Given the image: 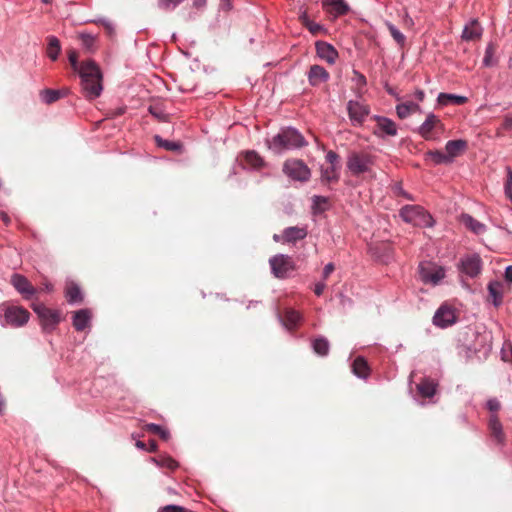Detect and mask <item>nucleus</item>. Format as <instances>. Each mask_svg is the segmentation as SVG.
<instances>
[{"mask_svg":"<svg viewBox=\"0 0 512 512\" xmlns=\"http://www.w3.org/2000/svg\"><path fill=\"white\" fill-rule=\"evenodd\" d=\"M82 91L86 98L95 99L102 92V74L93 61L83 62L79 69Z\"/></svg>","mask_w":512,"mask_h":512,"instance_id":"nucleus-1","label":"nucleus"},{"mask_svg":"<svg viewBox=\"0 0 512 512\" xmlns=\"http://www.w3.org/2000/svg\"><path fill=\"white\" fill-rule=\"evenodd\" d=\"M307 145L303 135L295 128L287 127L280 130L269 142V148L276 153L286 149L301 148Z\"/></svg>","mask_w":512,"mask_h":512,"instance_id":"nucleus-2","label":"nucleus"},{"mask_svg":"<svg viewBox=\"0 0 512 512\" xmlns=\"http://www.w3.org/2000/svg\"><path fill=\"white\" fill-rule=\"evenodd\" d=\"M376 156L368 151H351L347 156L346 166L353 176L368 174L374 177L373 166Z\"/></svg>","mask_w":512,"mask_h":512,"instance_id":"nucleus-3","label":"nucleus"},{"mask_svg":"<svg viewBox=\"0 0 512 512\" xmlns=\"http://www.w3.org/2000/svg\"><path fill=\"white\" fill-rule=\"evenodd\" d=\"M399 215L406 223L414 226L431 227L434 223L432 216L419 205H405Z\"/></svg>","mask_w":512,"mask_h":512,"instance_id":"nucleus-4","label":"nucleus"},{"mask_svg":"<svg viewBox=\"0 0 512 512\" xmlns=\"http://www.w3.org/2000/svg\"><path fill=\"white\" fill-rule=\"evenodd\" d=\"M444 130L445 126L440 118L433 113H429L417 132L424 140L438 141Z\"/></svg>","mask_w":512,"mask_h":512,"instance_id":"nucleus-5","label":"nucleus"},{"mask_svg":"<svg viewBox=\"0 0 512 512\" xmlns=\"http://www.w3.org/2000/svg\"><path fill=\"white\" fill-rule=\"evenodd\" d=\"M283 171L293 180L306 182L310 179L311 171L309 167L299 159L286 160L283 165Z\"/></svg>","mask_w":512,"mask_h":512,"instance_id":"nucleus-6","label":"nucleus"},{"mask_svg":"<svg viewBox=\"0 0 512 512\" xmlns=\"http://www.w3.org/2000/svg\"><path fill=\"white\" fill-rule=\"evenodd\" d=\"M32 308L38 315L44 330L51 331L60 322V314L58 311L52 310L41 303L33 304Z\"/></svg>","mask_w":512,"mask_h":512,"instance_id":"nucleus-7","label":"nucleus"},{"mask_svg":"<svg viewBox=\"0 0 512 512\" xmlns=\"http://www.w3.org/2000/svg\"><path fill=\"white\" fill-rule=\"evenodd\" d=\"M270 265L274 275L278 278H285L290 271L295 269L291 257L282 254L272 257Z\"/></svg>","mask_w":512,"mask_h":512,"instance_id":"nucleus-8","label":"nucleus"},{"mask_svg":"<svg viewBox=\"0 0 512 512\" xmlns=\"http://www.w3.org/2000/svg\"><path fill=\"white\" fill-rule=\"evenodd\" d=\"M347 111L353 125H362L370 113V108L362 102L350 100L347 103Z\"/></svg>","mask_w":512,"mask_h":512,"instance_id":"nucleus-9","label":"nucleus"},{"mask_svg":"<svg viewBox=\"0 0 512 512\" xmlns=\"http://www.w3.org/2000/svg\"><path fill=\"white\" fill-rule=\"evenodd\" d=\"M29 316L30 314L25 308L18 306L8 307L4 314L6 324L15 327H20L27 323Z\"/></svg>","mask_w":512,"mask_h":512,"instance_id":"nucleus-10","label":"nucleus"},{"mask_svg":"<svg viewBox=\"0 0 512 512\" xmlns=\"http://www.w3.org/2000/svg\"><path fill=\"white\" fill-rule=\"evenodd\" d=\"M488 430L492 441L496 445L503 446L506 441V435L503 431V426L496 414H491L488 419Z\"/></svg>","mask_w":512,"mask_h":512,"instance_id":"nucleus-11","label":"nucleus"},{"mask_svg":"<svg viewBox=\"0 0 512 512\" xmlns=\"http://www.w3.org/2000/svg\"><path fill=\"white\" fill-rule=\"evenodd\" d=\"M11 284L26 299H30L37 292V289L33 287L30 281L25 276L20 274L12 275Z\"/></svg>","mask_w":512,"mask_h":512,"instance_id":"nucleus-12","label":"nucleus"},{"mask_svg":"<svg viewBox=\"0 0 512 512\" xmlns=\"http://www.w3.org/2000/svg\"><path fill=\"white\" fill-rule=\"evenodd\" d=\"M373 120L376 122V130L374 133L378 136H396L397 135V125L396 123L383 116H374Z\"/></svg>","mask_w":512,"mask_h":512,"instance_id":"nucleus-13","label":"nucleus"},{"mask_svg":"<svg viewBox=\"0 0 512 512\" xmlns=\"http://www.w3.org/2000/svg\"><path fill=\"white\" fill-rule=\"evenodd\" d=\"M456 322V315L453 309L441 306L433 317V323L441 328H446Z\"/></svg>","mask_w":512,"mask_h":512,"instance_id":"nucleus-14","label":"nucleus"},{"mask_svg":"<svg viewBox=\"0 0 512 512\" xmlns=\"http://www.w3.org/2000/svg\"><path fill=\"white\" fill-rule=\"evenodd\" d=\"M316 53L318 57L326 61L328 64H334L338 58V52L331 44L324 41L315 43Z\"/></svg>","mask_w":512,"mask_h":512,"instance_id":"nucleus-15","label":"nucleus"},{"mask_svg":"<svg viewBox=\"0 0 512 512\" xmlns=\"http://www.w3.org/2000/svg\"><path fill=\"white\" fill-rule=\"evenodd\" d=\"M461 270L470 277H476L481 271V258L476 254L463 258Z\"/></svg>","mask_w":512,"mask_h":512,"instance_id":"nucleus-16","label":"nucleus"},{"mask_svg":"<svg viewBox=\"0 0 512 512\" xmlns=\"http://www.w3.org/2000/svg\"><path fill=\"white\" fill-rule=\"evenodd\" d=\"M279 318L290 331L295 330L302 321V315L293 308H285L283 314L279 315Z\"/></svg>","mask_w":512,"mask_h":512,"instance_id":"nucleus-17","label":"nucleus"},{"mask_svg":"<svg viewBox=\"0 0 512 512\" xmlns=\"http://www.w3.org/2000/svg\"><path fill=\"white\" fill-rule=\"evenodd\" d=\"M308 81L311 86H318L328 81V71L320 65H312L308 71Z\"/></svg>","mask_w":512,"mask_h":512,"instance_id":"nucleus-18","label":"nucleus"},{"mask_svg":"<svg viewBox=\"0 0 512 512\" xmlns=\"http://www.w3.org/2000/svg\"><path fill=\"white\" fill-rule=\"evenodd\" d=\"M483 28L477 19H472L465 25L462 32V39L464 41H477L481 38Z\"/></svg>","mask_w":512,"mask_h":512,"instance_id":"nucleus-19","label":"nucleus"},{"mask_svg":"<svg viewBox=\"0 0 512 512\" xmlns=\"http://www.w3.org/2000/svg\"><path fill=\"white\" fill-rule=\"evenodd\" d=\"M468 148V142L463 139L450 140L445 145L446 155L450 157V163L454 158L462 155Z\"/></svg>","mask_w":512,"mask_h":512,"instance_id":"nucleus-20","label":"nucleus"},{"mask_svg":"<svg viewBox=\"0 0 512 512\" xmlns=\"http://www.w3.org/2000/svg\"><path fill=\"white\" fill-rule=\"evenodd\" d=\"M420 276L422 281H424L425 283L437 284L441 279L444 278L445 273L441 267L430 268L421 266Z\"/></svg>","mask_w":512,"mask_h":512,"instance_id":"nucleus-21","label":"nucleus"},{"mask_svg":"<svg viewBox=\"0 0 512 512\" xmlns=\"http://www.w3.org/2000/svg\"><path fill=\"white\" fill-rule=\"evenodd\" d=\"M307 236V230L303 227H288L282 233L283 243H295Z\"/></svg>","mask_w":512,"mask_h":512,"instance_id":"nucleus-22","label":"nucleus"},{"mask_svg":"<svg viewBox=\"0 0 512 512\" xmlns=\"http://www.w3.org/2000/svg\"><path fill=\"white\" fill-rule=\"evenodd\" d=\"M91 313L88 309H81L74 313L73 326L77 331H83L90 322Z\"/></svg>","mask_w":512,"mask_h":512,"instance_id":"nucleus-23","label":"nucleus"},{"mask_svg":"<svg viewBox=\"0 0 512 512\" xmlns=\"http://www.w3.org/2000/svg\"><path fill=\"white\" fill-rule=\"evenodd\" d=\"M460 221L466 228L475 234H482L486 231V226L478 220L474 219L469 214H462Z\"/></svg>","mask_w":512,"mask_h":512,"instance_id":"nucleus-24","label":"nucleus"},{"mask_svg":"<svg viewBox=\"0 0 512 512\" xmlns=\"http://www.w3.org/2000/svg\"><path fill=\"white\" fill-rule=\"evenodd\" d=\"M323 6L335 15H345L349 11V6L344 0H327L323 2Z\"/></svg>","mask_w":512,"mask_h":512,"instance_id":"nucleus-25","label":"nucleus"},{"mask_svg":"<svg viewBox=\"0 0 512 512\" xmlns=\"http://www.w3.org/2000/svg\"><path fill=\"white\" fill-rule=\"evenodd\" d=\"M420 106L417 103L412 101H407L405 103L398 104L396 106V113L400 119H405L409 117L411 114L419 112Z\"/></svg>","mask_w":512,"mask_h":512,"instance_id":"nucleus-26","label":"nucleus"},{"mask_svg":"<svg viewBox=\"0 0 512 512\" xmlns=\"http://www.w3.org/2000/svg\"><path fill=\"white\" fill-rule=\"evenodd\" d=\"M438 103L440 105H448V104H455V105H463L467 102V97L465 96H459L455 94H448V93H440L438 95Z\"/></svg>","mask_w":512,"mask_h":512,"instance_id":"nucleus-27","label":"nucleus"},{"mask_svg":"<svg viewBox=\"0 0 512 512\" xmlns=\"http://www.w3.org/2000/svg\"><path fill=\"white\" fill-rule=\"evenodd\" d=\"M417 390L422 397L431 398L436 392V384L433 380L425 378L417 385Z\"/></svg>","mask_w":512,"mask_h":512,"instance_id":"nucleus-28","label":"nucleus"},{"mask_svg":"<svg viewBox=\"0 0 512 512\" xmlns=\"http://www.w3.org/2000/svg\"><path fill=\"white\" fill-rule=\"evenodd\" d=\"M352 370L360 378H366L370 373L367 361L363 357H357L352 364Z\"/></svg>","mask_w":512,"mask_h":512,"instance_id":"nucleus-29","label":"nucleus"},{"mask_svg":"<svg viewBox=\"0 0 512 512\" xmlns=\"http://www.w3.org/2000/svg\"><path fill=\"white\" fill-rule=\"evenodd\" d=\"M340 166H331L321 168V179L325 183L337 182L339 180Z\"/></svg>","mask_w":512,"mask_h":512,"instance_id":"nucleus-30","label":"nucleus"},{"mask_svg":"<svg viewBox=\"0 0 512 512\" xmlns=\"http://www.w3.org/2000/svg\"><path fill=\"white\" fill-rule=\"evenodd\" d=\"M245 164L254 169H260L264 166L263 158L255 151H246L244 153Z\"/></svg>","mask_w":512,"mask_h":512,"instance_id":"nucleus-31","label":"nucleus"},{"mask_svg":"<svg viewBox=\"0 0 512 512\" xmlns=\"http://www.w3.org/2000/svg\"><path fill=\"white\" fill-rule=\"evenodd\" d=\"M151 461L154 462L157 466L167 468L171 471H174L178 467L177 461H175L172 457L167 455L153 457L151 458Z\"/></svg>","mask_w":512,"mask_h":512,"instance_id":"nucleus-32","label":"nucleus"},{"mask_svg":"<svg viewBox=\"0 0 512 512\" xmlns=\"http://www.w3.org/2000/svg\"><path fill=\"white\" fill-rule=\"evenodd\" d=\"M61 52L60 41L55 36L48 37L47 55L52 60H57Z\"/></svg>","mask_w":512,"mask_h":512,"instance_id":"nucleus-33","label":"nucleus"},{"mask_svg":"<svg viewBox=\"0 0 512 512\" xmlns=\"http://www.w3.org/2000/svg\"><path fill=\"white\" fill-rule=\"evenodd\" d=\"M66 298L68 302H81L82 301V294L80 291V288L75 283H69L66 286Z\"/></svg>","mask_w":512,"mask_h":512,"instance_id":"nucleus-34","label":"nucleus"},{"mask_svg":"<svg viewBox=\"0 0 512 512\" xmlns=\"http://www.w3.org/2000/svg\"><path fill=\"white\" fill-rule=\"evenodd\" d=\"M313 350L320 356H326L329 353V342L324 337H317L313 341Z\"/></svg>","mask_w":512,"mask_h":512,"instance_id":"nucleus-35","label":"nucleus"},{"mask_svg":"<svg viewBox=\"0 0 512 512\" xmlns=\"http://www.w3.org/2000/svg\"><path fill=\"white\" fill-rule=\"evenodd\" d=\"M496 53V45L493 43H489L485 50V55L483 58V65L485 67H493L497 64V59L495 57Z\"/></svg>","mask_w":512,"mask_h":512,"instance_id":"nucleus-36","label":"nucleus"},{"mask_svg":"<svg viewBox=\"0 0 512 512\" xmlns=\"http://www.w3.org/2000/svg\"><path fill=\"white\" fill-rule=\"evenodd\" d=\"M41 99L46 104H52L61 98L59 90L45 89L40 93Z\"/></svg>","mask_w":512,"mask_h":512,"instance_id":"nucleus-37","label":"nucleus"},{"mask_svg":"<svg viewBox=\"0 0 512 512\" xmlns=\"http://www.w3.org/2000/svg\"><path fill=\"white\" fill-rule=\"evenodd\" d=\"M501 284L498 282L490 283L488 285L489 295L493 298L495 306H499L502 302V293L500 291Z\"/></svg>","mask_w":512,"mask_h":512,"instance_id":"nucleus-38","label":"nucleus"},{"mask_svg":"<svg viewBox=\"0 0 512 512\" xmlns=\"http://www.w3.org/2000/svg\"><path fill=\"white\" fill-rule=\"evenodd\" d=\"M426 156L430 158L434 164H447L450 163V157L439 150H430L426 153Z\"/></svg>","mask_w":512,"mask_h":512,"instance_id":"nucleus-39","label":"nucleus"},{"mask_svg":"<svg viewBox=\"0 0 512 512\" xmlns=\"http://www.w3.org/2000/svg\"><path fill=\"white\" fill-rule=\"evenodd\" d=\"M149 113L155 117L158 121H168V115L160 104L150 105L148 108Z\"/></svg>","mask_w":512,"mask_h":512,"instance_id":"nucleus-40","label":"nucleus"},{"mask_svg":"<svg viewBox=\"0 0 512 512\" xmlns=\"http://www.w3.org/2000/svg\"><path fill=\"white\" fill-rule=\"evenodd\" d=\"M386 26L390 32V35L392 36V38L394 39V41L399 45V46H404L405 45V42H406V37L405 35L400 32L393 24L391 23H386Z\"/></svg>","mask_w":512,"mask_h":512,"instance_id":"nucleus-41","label":"nucleus"},{"mask_svg":"<svg viewBox=\"0 0 512 512\" xmlns=\"http://www.w3.org/2000/svg\"><path fill=\"white\" fill-rule=\"evenodd\" d=\"M154 139L159 147H162L168 151H178L181 148V145L179 143L164 140L158 135H156Z\"/></svg>","mask_w":512,"mask_h":512,"instance_id":"nucleus-42","label":"nucleus"},{"mask_svg":"<svg viewBox=\"0 0 512 512\" xmlns=\"http://www.w3.org/2000/svg\"><path fill=\"white\" fill-rule=\"evenodd\" d=\"M301 21L303 25L313 34L317 35L320 31L323 30V27L320 24H317L311 20H309L306 14L301 16Z\"/></svg>","mask_w":512,"mask_h":512,"instance_id":"nucleus-43","label":"nucleus"},{"mask_svg":"<svg viewBox=\"0 0 512 512\" xmlns=\"http://www.w3.org/2000/svg\"><path fill=\"white\" fill-rule=\"evenodd\" d=\"M79 39L81 40L82 45L88 51H92L93 50L94 45H95V40H96V38L93 35L88 34V33H80L79 34Z\"/></svg>","mask_w":512,"mask_h":512,"instance_id":"nucleus-44","label":"nucleus"},{"mask_svg":"<svg viewBox=\"0 0 512 512\" xmlns=\"http://www.w3.org/2000/svg\"><path fill=\"white\" fill-rule=\"evenodd\" d=\"M182 0H158V6L163 11L169 12L174 10Z\"/></svg>","mask_w":512,"mask_h":512,"instance_id":"nucleus-45","label":"nucleus"},{"mask_svg":"<svg viewBox=\"0 0 512 512\" xmlns=\"http://www.w3.org/2000/svg\"><path fill=\"white\" fill-rule=\"evenodd\" d=\"M505 195L512 200V169L506 168V181L504 185Z\"/></svg>","mask_w":512,"mask_h":512,"instance_id":"nucleus-46","label":"nucleus"},{"mask_svg":"<svg viewBox=\"0 0 512 512\" xmlns=\"http://www.w3.org/2000/svg\"><path fill=\"white\" fill-rule=\"evenodd\" d=\"M68 59H69V62L71 64L72 68L75 71L79 72V69H80L81 65L79 66V64H78V53H77V51L74 50V49H70L68 51Z\"/></svg>","mask_w":512,"mask_h":512,"instance_id":"nucleus-47","label":"nucleus"},{"mask_svg":"<svg viewBox=\"0 0 512 512\" xmlns=\"http://www.w3.org/2000/svg\"><path fill=\"white\" fill-rule=\"evenodd\" d=\"M326 161L331 166H339V155L336 152L330 150L326 154Z\"/></svg>","mask_w":512,"mask_h":512,"instance_id":"nucleus-48","label":"nucleus"},{"mask_svg":"<svg viewBox=\"0 0 512 512\" xmlns=\"http://www.w3.org/2000/svg\"><path fill=\"white\" fill-rule=\"evenodd\" d=\"M160 512H188V509L178 505H167L162 507Z\"/></svg>","mask_w":512,"mask_h":512,"instance_id":"nucleus-49","label":"nucleus"},{"mask_svg":"<svg viewBox=\"0 0 512 512\" xmlns=\"http://www.w3.org/2000/svg\"><path fill=\"white\" fill-rule=\"evenodd\" d=\"M486 406L489 409V411L496 412V411H498L500 409L501 404H500V402L497 399L492 398V399H489L487 401Z\"/></svg>","mask_w":512,"mask_h":512,"instance_id":"nucleus-50","label":"nucleus"},{"mask_svg":"<svg viewBox=\"0 0 512 512\" xmlns=\"http://www.w3.org/2000/svg\"><path fill=\"white\" fill-rule=\"evenodd\" d=\"M143 429L149 433L158 435L161 426L154 423H147L143 426Z\"/></svg>","mask_w":512,"mask_h":512,"instance_id":"nucleus-51","label":"nucleus"},{"mask_svg":"<svg viewBox=\"0 0 512 512\" xmlns=\"http://www.w3.org/2000/svg\"><path fill=\"white\" fill-rule=\"evenodd\" d=\"M327 202V198L323 196H314V204L321 210H325Z\"/></svg>","mask_w":512,"mask_h":512,"instance_id":"nucleus-52","label":"nucleus"},{"mask_svg":"<svg viewBox=\"0 0 512 512\" xmlns=\"http://www.w3.org/2000/svg\"><path fill=\"white\" fill-rule=\"evenodd\" d=\"M335 270V266L333 263H328L323 270V278L327 279L330 274Z\"/></svg>","mask_w":512,"mask_h":512,"instance_id":"nucleus-53","label":"nucleus"},{"mask_svg":"<svg viewBox=\"0 0 512 512\" xmlns=\"http://www.w3.org/2000/svg\"><path fill=\"white\" fill-rule=\"evenodd\" d=\"M325 287L326 285L322 282H319L315 285V288H314V293L317 295V296H320L323 294L324 290H325Z\"/></svg>","mask_w":512,"mask_h":512,"instance_id":"nucleus-54","label":"nucleus"},{"mask_svg":"<svg viewBox=\"0 0 512 512\" xmlns=\"http://www.w3.org/2000/svg\"><path fill=\"white\" fill-rule=\"evenodd\" d=\"M158 436H159L162 440L167 441V440L169 439V437H170V434H169V432H168L166 429H164L163 427H161V429H160V431H159V433H158Z\"/></svg>","mask_w":512,"mask_h":512,"instance_id":"nucleus-55","label":"nucleus"},{"mask_svg":"<svg viewBox=\"0 0 512 512\" xmlns=\"http://www.w3.org/2000/svg\"><path fill=\"white\" fill-rule=\"evenodd\" d=\"M355 76L357 77L358 84L365 85L366 84V78L361 73L354 71Z\"/></svg>","mask_w":512,"mask_h":512,"instance_id":"nucleus-56","label":"nucleus"},{"mask_svg":"<svg viewBox=\"0 0 512 512\" xmlns=\"http://www.w3.org/2000/svg\"><path fill=\"white\" fill-rule=\"evenodd\" d=\"M505 279L512 283V265L508 266L505 270Z\"/></svg>","mask_w":512,"mask_h":512,"instance_id":"nucleus-57","label":"nucleus"},{"mask_svg":"<svg viewBox=\"0 0 512 512\" xmlns=\"http://www.w3.org/2000/svg\"><path fill=\"white\" fill-rule=\"evenodd\" d=\"M415 98L417 100H419L420 102H422L424 100V97H425V94H424V91L423 90H420V89H417L415 91Z\"/></svg>","mask_w":512,"mask_h":512,"instance_id":"nucleus-58","label":"nucleus"},{"mask_svg":"<svg viewBox=\"0 0 512 512\" xmlns=\"http://www.w3.org/2000/svg\"><path fill=\"white\" fill-rule=\"evenodd\" d=\"M158 449V445H157V442L155 440H151L149 442V448H147V450L149 452H156Z\"/></svg>","mask_w":512,"mask_h":512,"instance_id":"nucleus-59","label":"nucleus"},{"mask_svg":"<svg viewBox=\"0 0 512 512\" xmlns=\"http://www.w3.org/2000/svg\"><path fill=\"white\" fill-rule=\"evenodd\" d=\"M125 110H126V108H124V107L117 108L115 111L111 112V116L112 117L120 116L125 113Z\"/></svg>","mask_w":512,"mask_h":512,"instance_id":"nucleus-60","label":"nucleus"},{"mask_svg":"<svg viewBox=\"0 0 512 512\" xmlns=\"http://www.w3.org/2000/svg\"><path fill=\"white\" fill-rule=\"evenodd\" d=\"M207 0H194L193 5L197 8L203 7L206 5Z\"/></svg>","mask_w":512,"mask_h":512,"instance_id":"nucleus-61","label":"nucleus"},{"mask_svg":"<svg viewBox=\"0 0 512 512\" xmlns=\"http://www.w3.org/2000/svg\"><path fill=\"white\" fill-rule=\"evenodd\" d=\"M135 445L139 449L147 450L146 444L144 442H142V441H137Z\"/></svg>","mask_w":512,"mask_h":512,"instance_id":"nucleus-62","label":"nucleus"},{"mask_svg":"<svg viewBox=\"0 0 512 512\" xmlns=\"http://www.w3.org/2000/svg\"><path fill=\"white\" fill-rule=\"evenodd\" d=\"M404 22L406 25L408 26H412L413 25V20L408 16V14L406 13L405 15V18H404Z\"/></svg>","mask_w":512,"mask_h":512,"instance_id":"nucleus-63","label":"nucleus"},{"mask_svg":"<svg viewBox=\"0 0 512 512\" xmlns=\"http://www.w3.org/2000/svg\"><path fill=\"white\" fill-rule=\"evenodd\" d=\"M52 289H53V286H52L50 283H45V284H44V287H43V288H41V290H45V291H47V292L52 291Z\"/></svg>","mask_w":512,"mask_h":512,"instance_id":"nucleus-64","label":"nucleus"}]
</instances>
